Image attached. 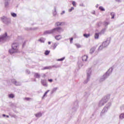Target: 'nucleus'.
Segmentation results:
<instances>
[{"label":"nucleus","instance_id":"20","mask_svg":"<svg viewBox=\"0 0 124 124\" xmlns=\"http://www.w3.org/2000/svg\"><path fill=\"white\" fill-rule=\"evenodd\" d=\"M34 76L35 78H40V75L38 73H35Z\"/></svg>","mask_w":124,"mask_h":124},{"label":"nucleus","instance_id":"48","mask_svg":"<svg viewBox=\"0 0 124 124\" xmlns=\"http://www.w3.org/2000/svg\"><path fill=\"white\" fill-rule=\"evenodd\" d=\"M116 1H118V2H121V0H115Z\"/></svg>","mask_w":124,"mask_h":124},{"label":"nucleus","instance_id":"54","mask_svg":"<svg viewBox=\"0 0 124 124\" xmlns=\"http://www.w3.org/2000/svg\"><path fill=\"white\" fill-rule=\"evenodd\" d=\"M96 8L98 7V4H97V5H96Z\"/></svg>","mask_w":124,"mask_h":124},{"label":"nucleus","instance_id":"14","mask_svg":"<svg viewBox=\"0 0 124 124\" xmlns=\"http://www.w3.org/2000/svg\"><path fill=\"white\" fill-rule=\"evenodd\" d=\"M105 31H106V28H104L101 30V31L99 32V34H104Z\"/></svg>","mask_w":124,"mask_h":124},{"label":"nucleus","instance_id":"4","mask_svg":"<svg viewBox=\"0 0 124 124\" xmlns=\"http://www.w3.org/2000/svg\"><path fill=\"white\" fill-rule=\"evenodd\" d=\"M110 99V96L108 95L107 96L104 97L99 102V107H101V106H103L108 100Z\"/></svg>","mask_w":124,"mask_h":124},{"label":"nucleus","instance_id":"1","mask_svg":"<svg viewBox=\"0 0 124 124\" xmlns=\"http://www.w3.org/2000/svg\"><path fill=\"white\" fill-rule=\"evenodd\" d=\"M112 71L113 68H109L104 75H103L99 78V81L100 82V83H101L104 81H105V79H107V78H108L109 76H110V74L112 73Z\"/></svg>","mask_w":124,"mask_h":124},{"label":"nucleus","instance_id":"50","mask_svg":"<svg viewBox=\"0 0 124 124\" xmlns=\"http://www.w3.org/2000/svg\"><path fill=\"white\" fill-rule=\"evenodd\" d=\"M45 96H46V95L45 94H44L43 96V98H44V97H45Z\"/></svg>","mask_w":124,"mask_h":124},{"label":"nucleus","instance_id":"6","mask_svg":"<svg viewBox=\"0 0 124 124\" xmlns=\"http://www.w3.org/2000/svg\"><path fill=\"white\" fill-rule=\"evenodd\" d=\"M110 43V41L107 40L105 42H103L101 46H100L98 50V51H101L103 48H106V47H107L108 45H109V44Z\"/></svg>","mask_w":124,"mask_h":124},{"label":"nucleus","instance_id":"19","mask_svg":"<svg viewBox=\"0 0 124 124\" xmlns=\"http://www.w3.org/2000/svg\"><path fill=\"white\" fill-rule=\"evenodd\" d=\"M83 36L85 37V38H89L90 36H91V34H84Z\"/></svg>","mask_w":124,"mask_h":124},{"label":"nucleus","instance_id":"7","mask_svg":"<svg viewBox=\"0 0 124 124\" xmlns=\"http://www.w3.org/2000/svg\"><path fill=\"white\" fill-rule=\"evenodd\" d=\"M91 74H92V69L89 68L87 70V79L84 81V83L87 84L90 81V78H91Z\"/></svg>","mask_w":124,"mask_h":124},{"label":"nucleus","instance_id":"45","mask_svg":"<svg viewBox=\"0 0 124 124\" xmlns=\"http://www.w3.org/2000/svg\"><path fill=\"white\" fill-rule=\"evenodd\" d=\"M24 99H25L26 100H30V99H31V98H25Z\"/></svg>","mask_w":124,"mask_h":124},{"label":"nucleus","instance_id":"5","mask_svg":"<svg viewBox=\"0 0 124 124\" xmlns=\"http://www.w3.org/2000/svg\"><path fill=\"white\" fill-rule=\"evenodd\" d=\"M51 31L52 34H57L59 33V32H62L63 31V29L61 27H58L51 30Z\"/></svg>","mask_w":124,"mask_h":124},{"label":"nucleus","instance_id":"23","mask_svg":"<svg viewBox=\"0 0 124 124\" xmlns=\"http://www.w3.org/2000/svg\"><path fill=\"white\" fill-rule=\"evenodd\" d=\"M11 15H12V17L14 18L17 17V14H15V13H11Z\"/></svg>","mask_w":124,"mask_h":124},{"label":"nucleus","instance_id":"28","mask_svg":"<svg viewBox=\"0 0 124 124\" xmlns=\"http://www.w3.org/2000/svg\"><path fill=\"white\" fill-rule=\"evenodd\" d=\"M8 4H9L8 0H6L5 2V7H7V6H8Z\"/></svg>","mask_w":124,"mask_h":124},{"label":"nucleus","instance_id":"2","mask_svg":"<svg viewBox=\"0 0 124 124\" xmlns=\"http://www.w3.org/2000/svg\"><path fill=\"white\" fill-rule=\"evenodd\" d=\"M12 49L9 50L10 54H14L19 52V44L17 43H13L12 45Z\"/></svg>","mask_w":124,"mask_h":124},{"label":"nucleus","instance_id":"11","mask_svg":"<svg viewBox=\"0 0 124 124\" xmlns=\"http://www.w3.org/2000/svg\"><path fill=\"white\" fill-rule=\"evenodd\" d=\"M41 83L44 86V87H47V82H46V80H41Z\"/></svg>","mask_w":124,"mask_h":124},{"label":"nucleus","instance_id":"47","mask_svg":"<svg viewBox=\"0 0 124 124\" xmlns=\"http://www.w3.org/2000/svg\"><path fill=\"white\" fill-rule=\"evenodd\" d=\"M64 13H65V12L64 11H63L61 13V15H62V14H64Z\"/></svg>","mask_w":124,"mask_h":124},{"label":"nucleus","instance_id":"32","mask_svg":"<svg viewBox=\"0 0 124 124\" xmlns=\"http://www.w3.org/2000/svg\"><path fill=\"white\" fill-rule=\"evenodd\" d=\"M109 22H105L104 23V25L105 26V27H107V26H108L109 25Z\"/></svg>","mask_w":124,"mask_h":124},{"label":"nucleus","instance_id":"24","mask_svg":"<svg viewBox=\"0 0 124 124\" xmlns=\"http://www.w3.org/2000/svg\"><path fill=\"white\" fill-rule=\"evenodd\" d=\"M58 90V88H54L51 91V93H54Z\"/></svg>","mask_w":124,"mask_h":124},{"label":"nucleus","instance_id":"36","mask_svg":"<svg viewBox=\"0 0 124 124\" xmlns=\"http://www.w3.org/2000/svg\"><path fill=\"white\" fill-rule=\"evenodd\" d=\"M75 45L77 47V48H81V45L79 44H76Z\"/></svg>","mask_w":124,"mask_h":124},{"label":"nucleus","instance_id":"12","mask_svg":"<svg viewBox=\"0 0 124 124\" xmlns=\"http://www.w3.org/2000/svg\"><path fill=\"white\" fill-rule=\"evenodd\" d=\"M82 60L83 62H87V60H88V56L84 55L82 57Z\"/></svg>","mask_w":124,"mask_h":124},{"label":"nucleus","instance_id":"29","mask_svg":"<svg viewBox=\"0 0 124 124\" xmlns=\"http://www.w3.org/2000/svg\"><path fill=\"white\" fill-rule=\"evenodd\" d=\"M99 9L101 10V11H105V9H104V7H103L102 6H100L99 7Z\"/></svg>","mask_w":124,"mask_h":124},{"label":"nucleus","instance_id":"10","mask_svg":"<svg viewBox=\"0 0 124 124\" xmlns=\"http://www.w3.org/2000/svg\"><path fill=\"white\" fill-rule=\"evenodd\" d=\"M12 83L15 84L16 85V86H20V85H21V83L16 81V80H15V79H12Z\"/></svg>","mask_w":124,"mask_h":124},{"label":"nucleus","instance_id":"22","mask_svg":"<svg viewBox=\"0 0 124 124\" xmlns=\"http://www.w3.org/2000/svg\"><path fill=\"white\" fill-rule=\"evenodd\" d=\"M120 119L121 120H123V119H124V113H121L119 116Z\"/></svg>","mask_w":124,"mask_h":124},{"label":"nucleus","instance_id":"34","mask_svg":"<svg viewBox=\"0 0 124 124\" xmlns=\"http://www.w3.org/2000/svg\"><path fill=\"white\" fill-rule=\"evenodd\" d=\"M54 16H56L57 15V11L56 10V7L54 8V12L53 13Z\"/></svg>","mask_w":124,"mask_h":124},{"label":"nucleus","instance_id":"17","mask_svg":"<svg viewBox=\"0 0 124 124\" xmlns=\"http://www.w3.org/2000/svg\"><path fill=\"white\" fill-rule=\"evenodd\" d=\"M99 37V33H96L94 35L95 39H98Z\"/></svg>","mask_w":124,"mask_h":124},{"label":"nucleus","instance_id":"8","mask_svg":"<svg viewBox=\"0 0 124 124\" xmlns=\"http://www.w3.org/2000/svg\"><path fill=\"white\" fill-rule=\"evenodd\" d=\"M1 20L4 24H5L6 25H8V24H10V18H8L7 17H6L5 16H3L1 17Z\"/></svg>","mask_w":124,"mask_h":124},{"label":"nucleus","instance_id":"13","mask_svg":"<svg viewBox=\"0 0 124 124\" xmlns=\"http://www.w3.org/2000/svg\"><path fill=\"white\" fill-rule=\"evenodd\" d=\"M51 33H52L51 30L46 31L44 32V34L45 35H46V34H51Z\"/></svg>","mask_w":124,"mask_h":124},{"label":"nucleus","instance_id":"31","mask_svg":"<svg viewBox=\"0 0 124 124\" xmlns=\"http://www.w3.org/2000/svg\"><path fill=\"white\" fill-rule=\"evenodd\" d=\"M111 16H112L111 17V19H114V17H115V14L114 13H111L110 14Z\"/></svg>","mask_w":124,"mask_h":124},{"label":"nucleus","instance_id":"9","mask_svg":"<svg viewBox=\"0 0 124 124\" xmlns=\"http://www.w3.org/2000/svg\"><path fill=\"white\" fill-rule=\"evenodd\" d=\"M110 106H111V103H108L106 106L105 107V108L102 110L101 115H102V114L107 112L108 109L110 108Z\"/></svg>","mask_w":124,"mask_h":124},{"label":"nucleus","instance_id":"25","mask_svg":"<svg viewBox=\"0 0 124 124\" xmlns=\"http://www.w3.org/2000/svg\"><path fill=\"white\" fill-rule=\"evenodd\" d=\"M14 94H9V98H14Z\"/></svg>","mask_w":124,"mask_h":124},{"label":"nucleus","instance_id":"39","mask_svg":"<svg viewBox=\"0 0 124 124\" xmlns=\"http://www.w3.org/2000/svg\"><path fill=\"white\" fill-rule=\"evenodd\" d=\"M72 4L74 6H76V2H75V1H73L72 2Z\"/></svg>","mask_w":124,"mask_h":124},{"label":"nucleus","instance_id":"43","mask_svg":"<svg viewBox=\"0 0 124 124\" xmlns=\"http://www.w3.org/2000/svg\"><path fill=\"white\" fill-rule=\"evenodd\" d=\"M49 92H50V90H47V91L45 93V94H46H46H47L48 93H49Z\"/></svg>","mask_w":124,"mask_h":124},{"label":"nucleus","instance_id":"56","mask_svg":"<svg viewBox=\"0 0 124 124\" xmlns=\"http://www.w3.org/2000/svg\"><path fill=\"white\" fill-rule=\"evenodd\" d=\"M34 81H35H35H36V79H34Z\"/></svg>","mask_w":124,"mask_h":124},{"label":"nucleus","instance_id":"44","mask_svg":"<svg viewBox=\"0 0 124 124\" xmlns=\"http://www.w3.org/2000/svg\"><path fill=\"white\" fill-rule=\"evenodd\" d=\"M72 41H73V38L70 39V43H72Z\"/></svg>","mask_w":124,"mask_h":124},{"label":"nucleus","instance_id":"27","mask_svg":"<svg viewBox=\"0 0 124 124\" xmlns=\"http://www.w3.org/2000/svg\"><path fill=\"white\" fill-rule=\"evenodd\" d=\"M94 52V48L93 47L90 49V54H93Z\"/></svg>","mask_w":124,"mask_h":124},{"label":"nucleus","instance_id":"46","mask_svg":"<svg viewBox=\"0 0 124 124\" xmlns=\"http://www.w3.org/2000/svg\"><path fill=\"white\" fill-rule=\"evenodd\" d=\"M48 81L50 82V83H52V82H53V79H48Z\"/></svg>","mask_w":124,"mask_h":124},{"label":"nucleus","instance_id":"30","mask_svg":"<svg viewBox=\"0 0 124 124\" xmlns=\"http://www.w3.org/2000/svg\"><path fill=\"white\" fill-rule=\"evenodd\" d=\"M55 25L56 26H62V22H56L55 23Z\"/></svg>","mask_w":124,"mask_h":124},{"label":"nucleus","instance_id":"26","mask_svg":"<svg viewBox=\"0 0 124 124\" xmlns=\"http://www.w3.org/2000/svg\"><path fill=\"white\" fill-rule=\"evenodd\" d=\"M78 66H79V67L83 66V63H82L81 62L78 61Z\"/></svg>","mask_w":124,"mask_h":124},{"label":"nucleus","instance_id":"51","mask_svg":"<svg viewBox=\"0 0 124 124\" xmlns=\"http://www.w3.org/2000/svg\"><path fill=\"white\" fill-rule=\"evenodd\" d=\"M3 117H6V115L5 114H3Z\"/></svg>","mask_w":124,"mask_h":124},{"label":"nucleus","instance_id":"21","mask_svg":"<svg viewBox=\"0 0 124 124\" xmlns=\"http://www.w3.org/2000/svg\"><path fill=\"white\" fill-rule=\"evenodd\" d=\"M41 116H42V114H41V113H38L35 114V116L36 117V118H39L41 117Z\"/></svg>","mask_w":124,"mask_h":124},{"label":"nucleus","instance_id":"15","mask_svg":"<svg viewBox=\"0 0 124 124\" xmlns=\"http://www.w3.org/2000/svg\"><path fill=\"white\" fill-rule=\"evenodd\" d=\"M59 44H60V43H54L53 46V49L55 50V49H56V48H57V46H58V45H59Z\"/></svg>","mask_w":124,"mask_h":124},{"label":"nucleus","instance_id":"38","mask_svg":"<svg viewBox=\"0 0 124 124\" xmlns=\"http://www.w3.org/2000/svg\"><path fill=\"white\" fill-rule=\"evenodd\" d=\"M63 60H64V57H63V58H61V59H58V61H59V62H62V61H63Z\"/></svg>","mask_w":124,"mask_h":124},{"label":"nucleus","instance_id":"41","mask_svg":"<svg viewBox=\"0 0 124 124\" xmlns=\"http://www.w3.org/2000/svg\"><path fill=\"white\" fill-rule=\"evenodd\" d=\"M52 67H55V68H58V67H59V66L54 65L52 66Z\"/></svg>","mask_w":124,"mask_h":124},{"label":"nucleus","instance_id":"3","mask_svg":"<svg viewBox=\"0 0 124 124\" xmlns=\"http://www.w3.org/2000/svg\"><path fill=\"white\" fill-rule=\"evenodd\" d=\"M9 36L7 35V32H5L4 34L0 36V44L1 43H4L9 38Z\"/></svg>","mask_w":124,"mask_h":124},{"label":"nucleus","instance_id":"49","mask_svg":"<svg viewBox=\"0 0 124 124\" xmlns=\"http://www.w3.org/2000/svg\"><path fill=\"white\" fill-rule=\"evenodd\" d=\"M92 14H93L94 15L95 14V12L93 11V12H92Z\"/></svg>","mask_w":124,"mask_h":124},{"label":"nucleus","instance_id":"37","mask_svg":"<svg viewBox=\"0 0 124 124\" xmlns=\"http://www.w3.org/2000/svg\"><path fill=\"white\" fill-rule=\"evenodd\" d=\"M72 10H74V7H72L71 8V9H70L69 10V12H71V11H72Z\"/></svg>","mask_w":124,"mask_h":124},{"label":"nucleus","instance_id":"55","mask_svg":"<svg viewBox=\"0 0 124 124\" xmlns=\"http://www.w3.org/2000/svg\"><path fill=\"white\" fill-rule=\"evenodd\" d=\"M36 29H37V28H34V30H36Z\"/></svg>","mask_w":124,"mask_h":124},{"label":"nucleus","instance_id":"18","mask_svg":"<svg viewBox=\"0 0 124 124\" xmlns=\"http://www.w3.org/2000/svg\"><path fill=\"white\" fill-rule=\"evenodd\" d=\"M45 40L46 39L44 38H41L39 40V41H40V42H41V43H44V42H45Z\"/></svg>","mask_w":124,"mask_h":124},{"label":"nucleus","instance_id":"52","mask_svg":"<svg viewBox=\"0 0 124 124\" xmlns=\"http://www.w3.org/2000/svg\"><path fill=\"white\" fill-rule=\"evenodd\" d=\"M48 44L49 45L51 44V42H48Z\"/></svg>","mask_w":124,"mask_h":124},{"label":"nucleus","instance_id":"57","mask_svg":"<svg viewBox=\"0 0 124 124\" xmlns=\"http://www.w3.org/2000/svg\"><path fill=\"white\" fill-rule=\"evenodd\" d=\"M0 31H1V29H0Z\"/></svg>","mask_w":124,"mask_h":124},{"label":"nucleus","instance_id":"53","mask_svg":"<svg viewBox=\"0 0 124 124\" xmlns=\"http://www.w3.org/2000/svg\"><path fill=\"white\" fill-rule=\"evenodd\" d=\"M6 117L7 118H9V116H8V115H6Z\"/></svg>","mask_w":124,"mask_h":124},{"label":"nucleus","instance_id":"40","mask_svg":"<svg viewBox=\"0 0 124 124\" xmlns=\"http://www.w3.org/2000/svg\"><path fill=\"white\" fill-rule=\"evenodd\" d=\"M26 73H27V74H31V72L29 70H27Z\"/></svg>","mask_w":124,"mask_h":124},{"label":"nucleus","instance_id":"42","mask_svg":"<svg viewBox=\"0 0 124 124\" xmlns=\"http://www.w3.org/2000/svg\"><path fill=\"white\" fill-rule=\"evenodd\" d=\"M49 92H50V90H47V91L45 93V94H46H46H47L48 93H49Z\"/></svg>","mask_w":124,"mask_h":124},{"label":"nucleus","instance_id":"16","mask_svg":"<svg viewBox=\"0 0 124 124\" xmlns=\"http://www.w3.org/2000/svg\"><path fill=\"white\" fill-rule=\"evenodd\" d=\"M55 38L56 39V40H60L62 39V36H61V35L56 36Z\"/></svg>","mask_w":124,"mask_h":124},{"label":"nucleus","instance_id":"35","mask_svg":"<svg viewBox=\"0 0 124 124\" xmlns=\"http://www.w3.org/2000/svg\"><path fill=\"white\" fill-rule=\"evenodd\" d=\"M52 68V67L49 66V67H45L44 69H51Z\"/></svg>","mask_w":124,"mask_h":124},{"label":"nucleus","instance_id":"33","mask_svg":"<svg viewBox=\"0 0 124 124\" xmlns=\"http://www.w3.org/2000/svg\"><path fill=\"white\" fill-rule=\"evenodd\" d=\"M45 55L46 56L48 55L49 54H50V51L46 50L45 53Z\"/></svg>","mask_w":124,"mask_h":124}]
</instances>
